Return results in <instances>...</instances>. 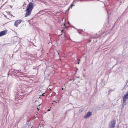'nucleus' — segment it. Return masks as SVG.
I'll return each instance as SVG.
<instances>
[{
	"label": "nucleus",
	"mask_w": 128,
	"mask_h": 128,
	"mask_svg": "<svg viewBox=\"0 0 128 128\" xmlns=\"http://www.w3.org/2000/svg\"><path fill=\"white\" fill-rule=\"evenodd\" d=\"M83 0H79V1H82Z\"/></svg>",
	"instance_id": "18"
},
{
	"label": "nucleus",
	"mask_w": 128,
	"mask_h": 128,
	"mask_svg": "<svg viewBox=\"0 0 128 128\" xmlns=\"http://www.w3.org/2000/svg\"><path fill=\"white\" fill-rule=\"evenodd\" d=\"M21 94H20L21 97V98H22V99L24 96L23 95L22 96V95H21Z\"/></svg>",
	"instance_id": "12"
},
{
	"label": "nucleus",
	"mask_w": 128,
	"mask_h": 128,
	"mask_svg": "<svg viewBox=\"0 0 128 128\" xmlns=\"http://www.w3.org/2000/svg\"><path fill=\"white\" fill-rule=\"evenodd\" d=\"M92 114V112H88L85 115L84 118H87L91 116Z\"/></svg>",
	"instance_id": "5"
},
{
	"label": "nucleus",
	"mask_w": 128,
	"mask_h": 128,
	"mask_svg": "<svg viewBox=\"0 0 128 128\" xmlns=\"http://www.w3.org/2000/svg\"><path fill=\"white\" fill-rule=\"evenodd\" d=\"M111 91V90H110L109 91V92H110V91Z\"/></svg>",
	"instance_id": "21"
},
{
	"label": "nucleus",
	"mask_w": 128,
	"mask_h": 128,
	"mask_svg": "<svg viewBox=\"0 0 128 128\" xmlns=\"http://www.w3.org/2000/svg\"><path fill=\"white\" fill-rule=\"evenodd\" d=\"M127 100H126L123 99V106H124V105L125 106L126 104V101Z\"/></svg>",
	"instance_id": "8"
},
{
	"label": "nucleus",
	"mask_w": 128,
	"mask_h": 128,
	"mask_svg": "<svg viewBox=\"0 0 128 128\" xmlns=\"http://www.w3.org/2000/svg\"><path fill=\"white\" fill-rule=\"evenodd\" d=\"M34 4L31 2L30 3L27 7V9L26 11V14L25 17L30 16L31 14L32 10L34 7Z\"/></svg>",
	"instance_id": "1"
},
{
	"label": "nucleus",
	"mask_w": 128,
	"mask_h": 128,
	"mask_svg": "<svg viewBox=\"0 0 128 128\" xmlns=\"http://www.w3.org/2000/svg\"><path fill=\"white\" fill-rule=\"evenodd\" d=\"M78 64H80V62H79L78 63Z\"/></svg>",
	"instance_id": "20"
},
{
	"label": "nucleus",
	"mask_w": 128,
	"mask_h": 128,
	"mask_svg": "<svg viewBox=\"0 0 128 128\" xmlns=\"http://www.w3.org/2000/svg\"><path fill=\"white\" fill-rule=\"evenodd\" d=\"M67 82H66V84H65V85H66V83H67Z\"/></svg>",
	"instance_id": "16"
},
{
	"label": "nucleus",
	"mask_w": 128,
	"mask_h": 128,
	"mask_svg": "<svg viewBox=\"0 0 128 128\" xmlns=\"http://www.w3.org/2000/svg\"><path fill=\"white\" fill-rule=\"evenodd\" d=\"M50 109H49L48 110V111H50Z\"/></svg>",
	"instance_id": "15"
},
{
	"label": "nucleus",
	"mask_w": 128,
	"mask_h": 128,
	"mask_svg": "<svg viewBox=\"0 0 128 128\" xmlns=\"http://www.w3.org/2000/svg\"><path fill=\"white\" fill-rule=\"evenodd\" d=\"M91 42V40H89V43H90V42Z\"/></svg>",
	"instance_id": "13"
},
{
	"label": "nucleus",
	"mask_w": 128,
	"mask_h": 128,
	"mask_svg": "<svg viewBox=\"0 0 128 128\" xmlns=\"http://www.w3.org/2000/svg\"><path fill=\"white\" fill-rule=\"evenodd\" d=\"M59 100L58 101V102H56V103H59V102H59Z\"/></svg>",
	"instance_id": "19"
},
{
	"label": "nucleus",
	"mask_w": 128,
	"mask_h": 128,
	"mask_svg": "<svg viewBox=\"0 0 128 128\" xmlns=\"http://www.w3.org/2000/svg\"><path fill=\"white\" fill-rule=\"evenodd\" d=\"M68 24H69V22H68Z\"/></svg>",
	"instance_id": "25"
},
{
	"label": "nucleus",
	"mask_w": 128,
	"mask_h": 128,
	"mask_svg": "<svg viewBox=\"0 0 128 128\" xmlns=\"http://www.w3.org/2000/svg\"><path fill=\"white\" fill-rule=\"evenodd\" d=\"M7 30H5L0 32V37L6 35L7 32Z\"/></svg>",
	"instance_id": "6"
},
{
	"label": "nucleus",
	"mask_w": 128,
	"mask_h": 128,
	"mask_svg": "<svg viewBox=\"0 0 128 128\" xmlns=\"http://www.w3.org/2000/svg\"><path fill=\"white\" fill-rule=\"evenodd\" d=\"M54 102H56V101H54Z\"/></svg>",
	"instance_id": "22"
},
{
	"label": "nucleus",
	"mask_w": 128,
	"mask_h": 128,
	"mask_svg": "<svg viewBox=\"0 0 128 128\" xmlns=\"http://www.w3.org/2000/svg\"><path fill=\"white\" fill-rule=\"evenodd\" d=\"M38 109L39 110V109L38 108Z\"/></svg>",
	"instance_id": "23"
},
{
	"label": "nucleus",
	"mask_w": 128,
	"mask_h": 128,
	"mask_svg": "<svg viewBox=\"0 0 128 128\" xmlns=\"http://www.w3.org/2000/svg\"><path fill=\"white\" fill-rule=\"evenodd\" d=\"M73 27L74 28V27Z\"/></svg>",
	"instance_id": "26"
},
{
	"label": "nucleus",
	"mask_w": 128,
	"mask_h": 128,
	"mask_svg": "<svg viewBox=\"0 0 128 128\" xmlns=\"http://www.w3.org/2000/svg\"><path fill=\"white\" fill-rule=\"evenodd\" d=\"M64 90V88H62V90Z\"/></svg>",
	"instance_id": "17"
},
{
	"label": "nucleus",
	"mask_w": 128,
	"mask_h": 128,
	"mask_svg": "<svg viewBox=\"0 0 128 128\" xmlns=\"http://www.w3.org/2000/svg\"><path fill=\"white\" fill-rule=\"evenodd\" d=\"M93 38H97V37H96V36L93 37H92Z\"/></svg>",
	"instance_id": "11"
},
{
	"label": "nucleus",
	"mask_w": 128,
	"mask_h": 128,
	"mask_svg": "<svg viewBox=\"0 0 128 128\" xmlns=\"http://www.w3.org/2000/svg\"><path fill=\"white\" fill-rule=\"evenodd\" d=\"M22 21V20H21L16 21L14 23L15 26L16 27H17L18 25L20 24Z\"/></svg>",
	"instance_id": "4"
},
{
	"label": "nucleus",
	"mask_w": 128,
	"mask_h": 128,
	"mask_svg": "<svg viewBox=\"0 0 128 128\" xmlns=\"http://www.w3.org/2000/svg\"><path fill=\"white\" fill-rule=\"evenodd\" d=\"M74 6V4H72L70 5V6L68 8V9L67 10H70V9L71 8H72V7L73 6Z\"/></svg>",
	"instance_id": "9"
},
{
	"label": "nucleus",
	"mask_w": 128,
	"mask_h": 128,
	"mask_svg": "<svg viewBox=\"0 0 128 128\" xmlns=\"http://www.w3.org/2000/svg\"><path fill=\"white\" fill-rule=\"evenodd\" d=\"M123 99L127 100H128V94H126L123 97Z\"/></svg>",
	"instance_id": "7"
},
{
	"label": "nucleus",
	"mask_w": 128,
	"mask_h": 128,
	"mask_svg": "<svg viewBox=\"0 0 128 128\" xmlns=\"http://www.w3.org/2000/svg\"><path fill=\"white\" fill-rule=\"evenodd\" d=\"M98 1H100L99 0H98Z\"/></svg>",
	"instance_id": "24"
},
{
	"label": "nucleus",
	"mask_w": 128,
	"mask_h": 128,
	"mask_svg": "<svg viewBox=\"0 0 128 128\" xmlns=\"http://www.w3.org/2000/svg\"><path fill=\"white\" fill-rule=\"evenodd\" d=\"M14 72L16 74H17L18 73H19L20 72V71L19 70H14Z\"/></svg>",
	"instance_id": "10"
},
{
	"label": "nucleus",
	"mask_w": 128,
	"mask_h": 128,
	"mask_svg": "<svg viewBox=\"0 0 128 128\" xmlns=\"http://www.w3.org/2000/svg\"><path fill=\"white\" fill-rule=\"evenodd\" d=\"M64 32V30H62V32Z\"/></svg>",
	"instance_id": "14"
},
{
	"label": "nucleus",
	"mask_w": 128,
	"mask_h": 128,
	"mask_svg": "<svg viewBox=\"0 0 128 128\" xmlns=\"http://www.w3.org/2000/svg\"><path fill=\"white\" fill-rule=\"evenodd\" d=\"M18 95L17 94H16V95H15V96L16 98H17L19 100H21L22 99V98H21V94H22V90H19V89H18Z\"/></svg>",
	"instance_id": "3"
},
{
	"label": "nucleus",
	"mask_w": 128,
	"mask_h": 128,
	"mask_svg": "<svg viewBox=\"0 0 128 128\" xmlns=\"http://www.w3.org/2000/svg\"><path fill=\"white\" fill-rule=\"evenodd\" d=\"M116 124V119L114 118L109 124L108 128H114Z\"/></svg>",
	"instance_id": "2"
}]
</instances>
